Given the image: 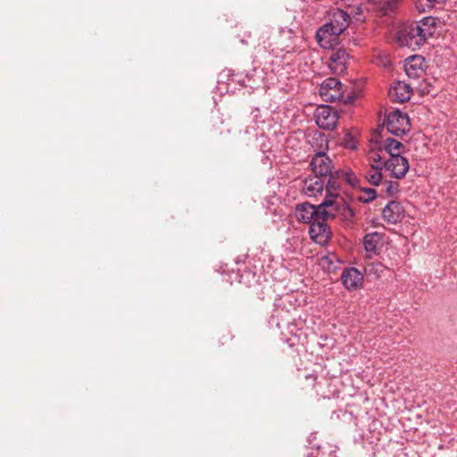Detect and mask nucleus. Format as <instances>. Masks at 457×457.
Returning a JSON list of instances; mask_svg holds the SVG:
<instances>
[{
  "label": "nucleus",
  "mask_w": 457,
  "mask_h": 457,
  "mask_svg": "<svg viewBox=\"0 0 457 457\" xmlns=\"http://www.w3.org/2000/svg\"><path fill=\"white\" fill-rule=\"evenodd\" d=\"M326 193L324 200L319 204L321 218L326 220L339 218L347 224L352 223L354 212L344 197L339 194L330 192L328 186H326Z\"/></svg>",
  "instance_id": "1"
},
{
  "label": "nucleus",
  "mask_w": 457,
  "mask_h": 457,
  "mask_svg": "<svg viewBox=\"0 0 457 457\" xmlns=\"http://www.w3.org/2000/svg\"><path fill=\"white\" fill-rule=\"evenodd\" d=\"M350 15L339 8L330 12L329 21L321 26L316 32V38L322 47H328L337 37L342 34L350 24Z\"/></svg>",
  "instance_id": "2"
},
{
  "label": "nucleus",
  "mask_w": 457,
  "mask_h": 457,
  "mask_svg": "<svg viewBox=\"0 0 457 457\" xmlns=\"http://www.w3.org/2000/svg\"><path fill=\"white\" fill-rule=\"evenodd\" d=\"M319 94L325 102L342 101L345 104L351 103L352 98L345 97V90L342 83L336 78H328L320 85Z\"/></svg>",
  "instance_id": "3"
},
{
  "label": "nucleus",
  "mask_w": 457,
  "mask_h": 457,
  "mask_svg": "<svg viewBox=\"0 0 457 457\" xmlns=\"http://www.w3.org/2000/svg\"><path fill=\"white\" fill-rule=\"evenodd\" d=\"M395 39L401 46L418 49L425 42L414 23L402 26L395 33Z\"/></svg>",
  "instance_id": "4"
},
{
  "label": "nucleus",
  "mask_w": 457,
  "mask_h": 457,
  "mask_svg": "<svg viewBox=\"0 0 457 457\" xmlns=\"http://www.w3.org/2000/svg\"><path fill=\"white\" fill-rule=\"evenodd\" d=\"M311 168L314 175L327 179L328 183L326 186H330V180L334 178L332 173L333 164L325 150L320 151L314 154L311 161Z\"/></svg>",
  "instance_id": "5"
},
{
  "label": "nucleus",
  "mask_w": 457,
  "mask_h": 457,
  "mask_svg": "<svg viewBox=\"0 0 457 457\" xmlns=\"http://www.w3.org/2000/svg\"><path fill=\"white\" fill-rule=\"evenodd\" d=\"M386 127L392 135H403L410 129L409 117L399 110L390 112L386 120Z\"/></svg>",
  "instance_id": "6"
},
{
  "label": "nucleus",
  "mask_w": 457,
  "mask_h": 457,
  "mask_svg": "<svg viewBox=\"0 0 457 457\" xmlns=\"http://www.w3.org/2000/svg\"><path fill=\"white\" fill-rule=\"evenodd\" d=\"M314 117L316 124L320 129L332 130L336 128L338 113L337 110L329 105H320L315 111Z\"/></svg>",
  "instance_id": "7"
},
{
  "label": "nucleus",
  "mask_w": 457,
  "mask_h": 457,
  "mask_svg": "<svg viewBox=\"0 0 457 457\" xmlns=\"http://www.w3.org/2000/svg\"><path fill=\"white\" fill-rule=\"evenodd\" d=\"M410 169L409 161L403 155H393L386 160V170L390 172L391 177L400 179L405 177Z\"/></svg>",
  "instance_id": "8"
},
{
  "label": "nucleus",
  "mask_w": 457,
  "mask_h": 457,
  "mask_svg": "<svg viewBox=\"0 0 457 457\" xmlns=\"http://www.w3.org/2000/svg\"><path fill=\"white\" fill-rule=\"evenodd\" d=\"M326 219H318L310 224L309 235L311 238L320 245L326 244L330 238V229L326 223Z\"/></svg>",
  "instance_id": "9"
},
{
  "label": "nucleus",
  "mask_w": 457,
  "mask_h": 457,
  "mask_svg": "<svg viewBox=\"0 0 457 457\" xmlns=\"http://www.w3.org/2000/svg\"><path fill=\"white\" fill-rule=\"evenodd\" d=\"M350 60V54L344 48H338L331 54L328 67L332 73L342 74L346 69Z\"/></svg>",
  "instance_id": "10"
},
{
  "label": "nucleus",
  "mask_w": 457,
  "mask_h": 457,
  "mask_svg": "<svg viewBox=\"0 0 457 457\" xmlns=\"http://www.w3.org/2000/svg\"><path fill=\"white\" fill-rule=\"evenodd\" d=\"M295 217L299 221L311 224L318 219H321L320 208L309 203L297 204L295 207Z\"/></svg>",
  "instance_id": "11"
},
{
  "label": "nucleus",
  "mask_w": 457,
  "mask_h": 457,
  "mask_svg": "<svg viewBox=\"0 0 457 457\" xmlns=\"http://www.w3.org/2000/svg\"><path fill=\"white\" fill-rule=\"evenodd\" d=\"M325 180L320 176H310L303 181L302 192L307 197H317L325 188Z\"/></svg>",
  "instance_id": "12"
},
{
  "label": "nucleus",
  "mask_w": 457,
  "mask_h": 457,
  "mask_svg": "<svg viewBox=\"0 0 457 457\" xmlns=\"http://www.w3.org/2000/svg\"><path fill=\"white\" fill-rule=\"evenodd\" d=\"M404 70L410 79L420 78L425 70V59L421 55H411L404 61Z\"/></svg>",
  "instance_id": "13"
},
{
  "label": "nucleus",
  "mask_w": 457,
  "mask_h": 457,
  "mask_svg": "<svg viewBox=\"0 0 457 457\" xmlns=\"http://www.w3.org/2000/svg\"><path fill=\"white\" fill-rule=\"evenodd\" d=\"M382 241L383 234L377 231L368 233L364 236L362 244L368 258H372L378 254Z\"/></svg>",
  "instance_id": "14"
},
{
  "label": "nucleus",
  "mask_w": 457,
  "mask_h": 457,
  "mask_svg": "<svg viewBox=\"0 0 457 457\" xmlns=\"http://www.w3.org/2000/svg\"><path fill=\"white\" fill-rule=\"evenodd\" d=\"M341 281L348 290H355L362 287L363 276L356 268H348L342 272Z\"/></svg>",
  "instance_id": "15"
},
{
  "label": "nucleus",
  "mask_w": 457,
  "mask_h": 457,
  "mask_svg": "<svg viewBox=\"0 0 457 457\" xmlns=\"http://www.w3.org/2000/svg\"><path fill=\"white\" fill-rule=\"evenodd\" d=\"M382 215L388 223L396 224L403 219L404 210L399 202L392 200L383 209Z\"/></svg>",
  "instance_id": "16"
},
{
  "label": "nucleus",
  "mask_w": 457,
  "mask_h": 457,
  "mask_svg": "<svg viewBox=\"0 0 457 457\" xmlns=\"http://www.w3.org/2000/svg\"><path fill=\"white\" fill-rule=\"evenodd\" d=\"M412 94L411 87L404 83L398 81L389 88L388 95L392 101L404 103L408 101Z\"/></svg>",
  "instance_id": "17"
},
{
  "label": "nucleus",
  "mask_w": 457,
  "mask_h": 457,
  "mask_svg": "<svg viewBox=\"0 0 457 457\" xmlns=\"http://www.w3.org/2000/svg\"><path fill=\"white\" fill-rule=\"evenodd\" d=\"M424 42L434 36L436 30V20L434 17H425L414 23Z\"/></svg>",
  "instance_id": "18"
},
{
  "label": "nucleus",
  "mask_w": 457,
  "mask_h": 457,
  "mask_svg": "<svg viewBox=\"0 0 457 457\" xmlns=\"http://www.w3.org/2000/svg\"><path fill=\"white\" fill-rule=\"evenodd\" d=\"M382 145L390 156H392V154L401 155L402 150L404 148V145L400 141L392 137L386 138Z\"/></svg>",
  "instance_id": "19"
},
{
  "label": "nucleus",
  "mask_w": 457,
  "mask_h": 457,
  "mask_svg": "<svg viewBox=\"0 0 457 457\" xmlns=\"http://www.w3.org/2000/svg\"><path fill=\"white\" fill-rule=\"evenodd\" d=\"M386 270V266L379 262H369L364 266V272L367 276H373L378 278Z\"/></svg>",
  "instance_id": "20"
},
{
  "label": "nucleus",
  "mask_w": 457,
  "mask_h": 457,
  "mask_svg": "<svg viewBox=\"0 0 457 457\" xmlns=\"http://www.w3.org/2000/svg\"><path fill=\"white\" fill-rule=\"evenodd\" d=\"M383 170L377 167H370L365 175L369 183L373 186H378L383 180Z\"/></svg>",
  "instance_id": "21"
},
{
  "label": "nucleus",
  "mask_w": 457,
  "mask_h": 457,
  "mask_svg": "<svg viewBox=\"0 0 457 457\" xmlns=\"http://www.w3.org/2000/svg\"><path fill=\"white\" fill-rule=\"evenodd\" d=\"M397 3V0H378L375 4L382 15H387L395 11Z\"/></svg>",
  "instance_id": "22"
},
{
  "label": "nucleus",
  "mask_w": 457,
  "mask_h": 457,
  "mask_svg": "<svg viewBox=\"0 0 457 457\" xmlns=\"http://www.w3.org/2000/svg\"><path fill=\"white\" fill-rule=\"evenodd\" d=\"M368 161L370 167L386 170V161H385L378 152L371 151L368 155Z\"/></svg>",
  "instance_id": "23"
},
{
  "label": "nucleus",
  "mask_w": 457,
  "mask_h": 457,
  "mask_svg": "<svg viewBox=\"0 0 457 457\" xmlns=\"http://www.w3.org/2000/svg\"><path fill=\"white\" fill-rule=\"evenodd\" d=\"M384 187V191L388 196H394L399 192V182L397 180H382L380 183Z\"/></svg>",
  "instance_id": "24"
},
{
  "label": "nucleus",
  "mask_w": 457,
  "mask_h": 457,
  "mask_svg": "<svg viewBox=\"0 0 457 457\" xmlns=\"http://www.w3.org/2000/svg\"><path fill=\"white\" fill-rule=\"evenodd\" d=\"M336 174L337 177H339V175H341L345 179V180L353 187L356 186L358 183L357 177L352 171H337Z\"/></svg>",
  "instance_id": "25"
},
{
  "label": "nucleus",
  "mask_w": 457,
  "mask_h": 457,
  "mask_svg": "<svg viewBox=\"0 0 457 457\" xmlns=\"http://www.w3.org/2000/svg\"><path fill=\"white\" fill-rule=\"evenodd\" d=\"M365 196H361L360 200L363 203H369L374 200L377 196V192L373 188H366L363 190Z\"/></svg>",
  "instance_id": "26"
},
{
  "label": "nucleus",
  "mask_w": 457,
  "mask_h": 457,
  "mask_svg": "<svg viewBox=\"0 0 457 457\" xmlns=\"http://www.w3.org/2000/svg\"><path fill=\"white\" fill-rule=\"evenodd\" d=\"M361 12V7H357L355 13L356 14H360Z\"/></svg>",
  "instance_id": "27"
},
{
  "label": "nucleus",
  "mask_w": 457,
  "mask_h": 457,
  "mask_svg": "<svg viewBox=\"0 0 457 457\" xmlns=\"http://www.w3.org/2000/svg\"><path fill=\"white\" fill-rule=\"evenodd\" d=\"M306 378H312L313 380L316 379V378L313 375L306 376Z\"/></svg>",
  "instance_id": "28"
},
{
  "label": "nucleus",
  "mask_w": 457,
  "mask_h": 457,
  "mask_svg": "<svg viewBox=\"0 0 457 457\" xmlns=\"http://www.w3.org/2000/svg\"><path fill=\"white\" fill-rule=\"evenodd\" d=\"M349 147H351V148H355V145H349Z\"/></svg>",
  "instance_id": "29"
}]
</instances>
